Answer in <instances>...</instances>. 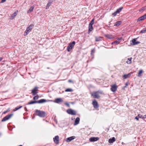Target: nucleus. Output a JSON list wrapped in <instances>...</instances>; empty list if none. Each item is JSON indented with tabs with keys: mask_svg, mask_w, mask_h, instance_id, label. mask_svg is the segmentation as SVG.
Wrapping results in <instances>:
<instances>
[{
	"mask_svg": "<svg viewBox=\"0 0 146 146\" xmlns=\"http://www.w3.org/2000/svg\"><path fill=\"white\" fill-rule=\"evenodd\" d=\"M111 91H112L113 92H115L116 91L117 88V87L115 84L111 85Z\"/></svg>",
	"mask_w": 146,
	"mask_h": 146,
	"instance_id": "8",
	"label": "nucleus"
},
{
	"mask_svg": "<svg viewBox=\"0 0 146 146\" xmlns=\"http://www.w3.org/2000/svg\"><path fill=\"white\" fill-rule=\"evenodd\" d=\"M38 95H37L36 96H35L34 98H33V99L34 100H37L38 99Z\"/></svg>",
	"mask_w": 146,
	"mask_h": 146,
	"instance_id": "40",
	"label": "nucleus"
},
{
	"mask_svg": "<svg viewBox=\"0 0 146 146\" xmlns=\"http://www.w3.org/2000/svg\"><path fill=\"white\" fill-rule=\"evenodd\" d=\"M95 41L98 42L102 40V37L100 36L95 37Z\"/></svg>",
	"mask_w": 146,
	"mask_h": 146,
	"instance_id": "22",
	"label": "nucleus"
},
{
	"mask_svg": "<svg viewBox=\"0 0 146 146\" xmlns=\"http://www.w3.org/2000/svg\"><path fill=\"white\" fill-rule=\"evenodd\" d=\"M99 138L98 137H91L90 138L89 141L90 142H94L98 140Z\"/></svg>",
	"mask_w": 146,
	"mask_h": 146,
	"instance_id": "11",
	"label": "nucleus"
},
{
	"mask_svg": "<svg viewBox=\"0 0 146 146\" xmlns=\"http://www.w3.org/2000/svg\"><path fill=\"white\" fill-rule=\"evenodd\" d=\"M145 9V7H143L140 10V11H144Z\"/></svg>",
	"mask_w": 146,
	"mask_h": 146,
	"instance_id": "38",
	"label": "nucleus"
},
{
	"mask_svg": "<svg viewBox=\"0 0 146 146\" xmlns=\"http://www.w3.org/2000/svg\"><path fill=\"white\" fill-rule=\"evenodd\" d=\"M47 102V101L44 99H41L38 101H37V103H42Z\"/></svg>",
	"mask_w": 146,
	"mask_h": 146,
	"instance_id": "19",
	"label": "nucleus"
},
{
	"mask_svg": "<svg viewBox=\"0 0 146 146\" xmlns=\"http://www.w3.org/2000/svg\"><path fill=\"white\" fill-rule=\"evenodd\" d=\"M37 103V101H31L28 103V104H31Z\"/></svg>",
	"mask_w": 146,
	"mask_h": 146,
	"instance_id": "33",
	"label": "nucleus"
},
{
	"mask_svg": "<svg viewBox=\"0 0 146 146\" xmlns=\"http://www.w3.org/2000/svg\"><path fill=\"white\" fill-rule=\"evenodd\" d=\"M115 141V139L114 137H113L112 139H110L108 140L109 143H112Z\"/></svg>",
	"mask_w": 146,
	"mask_h": 146,
	"instance_id": "21",
	"label": "nucleus"
},
{
	"mask_svg": "<svg viewBox=\"0 0 146 146\" xmlns=\"http://www.w3.org/2000/svg\"><path fill=\"white\" fill-rule=\"evenodd\" d=\"M33 26V24H31L27 28L24 34L25 36L27 35L31 31Z\"/></svg>",
	"mask_w": 146,
	"mask_h": 146,
	"instance_id": "3",
	"label": "nucleus"
},
{
	"mask_svg": "<svg viewBox=\"0 0 146 146\" xmlns=\"http://www.w3.org/2000/svg\"><path fill=\"white\" fill-rule=\"evenodd\" d=\"M34 8V6H31L30 8L29 9V10L28 12V13H30L33 10Z\"/></svg>",
	"mask_w": 146,
	"mask_h": 146,
	"instance_id": "30",
	"label": "nucleus"
},
{
	"mask_svg": "<svg viewBox=\"0 0 146 146\" xmlns=\"http://www.w3.org/2000/svg\"><path fill=\"white\" fill-rule=\"evenodd\" d=\"M121 23L122 22L121 21H117L114 23V26H119L121 24Z\"/></svg>",
	"mask_w": 146,
	"mask_h": 146,
	"instance_id": "23",
	"label": "nucleus"
},
{
	"mask_svg": "<svg viewBox=\"0 0 146 146\" xmlns=\"http://www.w3.org/2000/svg\"><path fill=\"white\" fill-rule=\"evenodd\" d=\"M140 33H146V29L143 30H141Z\"/></svg>",
	"mask_w": 146,
	"mask_h": 146,
	"instance_id": "35",
	"label": "nucleus"
},
{
	"mask_svg": "<svg viewBox=\"0 0 146 146\" xmlns=\"http://www.w3.org/2000/svg\"><path fill=\"white\" fill-rule=\"evenodd\" d=\"M94 49H93L92 50V53H94Z\"/></svg>",
	"mask_w": 146,
	"mask_h": 146,
	"instance_id": "45",
	"label": "nucleus"
},
{
	"mask_svg": "<svg viewBox=\"0 0 146 146\" xmlns=\"http://www.w3.org/2000/svg\"><path fill=\"white\" fill-rule=\"evenodd\" d=\"M145 19H146V14L143 15V16L140 17L137 19V22H139Z\"/></svg>",
	"mask_w": 146,
	"mask_h": 146,
	"instance_id": "12",
	"label": "nucleus"
},
{
	"mask_svg": "<svg viewBox=\"0 0 146 146\" xmlns=\"http://www.w3.org/2000/svg\"><path fill=\"white\" fill-rule=\"evenodd\" d=\"M80 119L79 117H77L76 119L75 122L74 123V125H76L79 123L80 121Z\"/></svg>",
	"mask_w": 146,
	"mask_h": 146,
	"instance_id": "17",
	"label": "nucleus"
},
{
	"mask_svg": "<svg viewBox=\"0 0 146 146\" xmlns=\"http://www.w3.org/2000/svg\"><path fill=\"white\" fill-rule=\"evenodd\" d=\"M143 72V70H139L137 75L138 76L140 77L141 76V74Z\"/></svg>",
	"mask_w": 146,
	"mask_h": 146,
	"instance_id": "28",
	"label": "nucleus"
},
{
	"mask_svg": "<svg viewBox=\"0 0 146 146\" xmlns=\"http://www.w3.org/2000/svg\"><path fill=\"white\" fill-rule=\"evenodd\" d=\"M75 44V41H73L72 42L69 44L68 46L67 47V50L68 52H70L72 49L73 47L74 46Z\"/></svg>",
	"mask_w": 146,
	"mask_h": 146,
	"instance_id": "5",
	"label": "nucleus"
},
{
	"mask_svg": "<svg viewBox=\"0 0 146 146\" xmlns=\"http://www.w3.org/2000/svg\"><path fill=\"white\" fill-rule=\"evenodd\" d=\"M73 91V90L71 88H68L65 90L66 92H71Z\"/></svg>",
	"mask_w": 146,
	"mask_h": 146,
	"instance_id": "32",
	"label": "nucleus"
},
{
	"mask_svg": "<svg viewBox=\"0 0 146 146\" xmlns=\"http://www.w3.org/2000/svg\"><path fill=\"white\" fill-rule=\"evenodd\" d=\"M142 115L140 114H139L138 115L135 117V119H137V120H139V118H142Z\"/></svg>",
	"mask_w": 146,
	"mask_h": 146,
	"instance_id": "27",
	"label": "nucleus"
},
{
	"mask_svg": "<svg viewBox=\"0 0 146 146\" xmlns=\"http://www.w3.org/2000/svg\"><path fill=\"white\" fill-rule=\"evenodd\" d=\"M92 104L94 108H98L99 106L98 102L96 100H93Z\"/></svg>",
	"mask_w": 146,
	"mask_h": 146,
	"instance_id": "9",
	"label": "nucleus"
},
{
	"mask_svg": "<svg viewBox=\"0 0 146 146\" xmlns=\"http://www.w3.org/2000/svg\"><path fill=\"white\" fill-rule=\"evenodd\" d=\"M6 0H1V1L0 2V3H2L4 2H5Z\"/></svg>",
	"mask_w": 146,
	"mask_h": 146,
	"instance_id": "42",
	"label": "nucleus"
},
{
	"mask_svg": "<svg viewBox=\"0 0 146 146\" xmlns=\"http://www.w3.org/2000/svg\"><path fill=\"white\" fill-rule=\"evenodd\" d=\"M123 9V7H121V8H119L116 11L118 13H119L121 11L122 9Z\"/></svg>",
	"mask_w": 146,
	"mask_h": 146,
	"instance_id": "34",
	"label": "nucleus"
},
{
	"mask_svg": "<svg viewBox=\"0 0 146 146\" xmlns=\"http://www.w3.org/2000/svg\"><path fill=\"white\" fill-rule=\"evenodd\" d=\"M128 85V84L127 82H126L125 84V86L124 87V88H123V89H125V88L127 87V86Z\"/></svg>",
	"mask_w": 146,
	"mask_h": 146,
	"instance_id": "41",
	"label": "nucleus"
},
{
	"mask_svg": "<svg viewBox=\"0 0 146 146\" xmlns=\"http://www.w3.org/2000/svg\"><path fill=\"white\" fill-rule=\"evenodd\" d=\"M68 82H72V81L71 80H68Z\"/></svg>",
	"mask_w": 146,
	"mask_h": 146,
	"instance_id": "46",
	"label": "nucleus"
},
{
	"mask_svg": "<svg viewBox=\"0 0 146 146\" xmlns=\"http://www.w3.org/2000/svg\"><path fill=\"white\" fill-rule=\"evenodd\" d=\"M93 29L92 25H89V30L88 32V34L90 33V32L92 31Z\"/></svg>",
	"mask_w": 146,
	"mask_h": 146,
	"instance_id": "24",
	"label": "nucleus"
},
{
	"mask_svg": "<svg viewBox=\"0 0 146 146\" xmlns=\"http://www.w3.org/2000/svg\"><path fill=\"white\" fill-rule=\"evenodd\" d=\"M94 19H93L92 21H90V22L89 23V25H92L94 24Z\"/></svg>",
	"mask_w": 146,
	"mask_h": 146,
	"instance_id": "31",
	"label": "nucleus"
},
{
	"mask_svg": "<svg viewBox=\"0 0 146 146\" xmlns=\"http://www.w3.org/2000/svg\"><path fill=\"white\" fill-rule=\"evenodd\" d=\"M36 115L40 117H44L46 115V113L45 111L36 110Z\"/></svg>",
	"mask_w": 146,
	"mask_h": 146,
	"instance_id": "2",
	"label": "nucleus"
},
{
	"mask_svg": "<svg viewBox=\"0 0 146 146\" xmlns=\"http://www.w3.org/2000/svg\"><path fill=\"white\" fill-rule=\"evenodd\" d=\"M9 110H10V108H8L7 110L4 111L3 113V114H4L6 113H7L8 112V111H9Z\"/></svg>",
	"mask_w": 146,
	"mask_h": 146,
	"instance_id": "37",
	"label": "nucleus"
},
{
	"mask_svg": "<svg viewBox=\"0 0 146 146\" xmlns=\"http://www.w3.org/2000/svg\"><path fill=\"white\" fill-rule=\"evenodd\" d=\"M38 88L37 87H35L32 90V93L33 95L35 96L37 93V90Z\"/></svg>",
	"mask_w": 146,
	"mask_h": 146,
	"instance_id": "13",
	"label": "nucleus"
},
{
	"mask_svg": "<svg viewBox=\"0 0 146 146\" xmlns=\"http://www.w3.org/2000/svg\"><path fill=\"white\" fill-rule=\"evenodd\" d=\"M13 115V113H11L7 115L5 117L3 118L1 120V121L2 122L5 121L9 120L12 117Z\"/></svg>",
	"mask_w": 146,
	"mask_h": 146,
	"instance_id": "4",
	"label": "nucleus"
},
{
	"mask_svg": "<svg viewBox=\"0 0 146 146\" xmlns=\"http://www.w3.org/2000/svg\"><path fill=\"white\" fill-rule=\"evenodd\" d=\"M104 36L110 39H111L114 38L113 36L111 35L105 34L104 35Z\"/></svg>",
	"mask_w": 146,
	"mask_h": 146,
	"instance_id": "15",
	"label": "nucleus"
},
{
	"mask_svg": "<svg viewBox=\"0 0 146 146\" xmlns=\"http://www.w3.org/2000/svg\"><path fill=\"white\" fill-rule=\"evenodd\" d=\"M75 138L76 137L75 136H72L68 137L66 139V141L67 142H70L72 140L75 139Z\"/></svg>",
	"mask_w": 146,
	"mask_h": 146,
	"instance_id": "14",
	"label": "nucleus"
},
{
	"mask_svg": "<svg viewBox=\"0 0 146 146\" xmlns=\"http://www.w3.org/2000/svg\"><path fill=\"white\" fill-rule=\"evenodd\" d=\"M146 118V114L144 116H142V119H144V118Z\"/></svg>",
	"mask_w": 146,
	"mask_h": 146,
	"instance_id": "43",
	"label": "nucleus"
},
{
	"mask_svg": "<svg viewBox=\"0 0 146 146\" xmlns=\"http://www.w3.org/2000/svg\"><path fill=\"white\" fill-rule=\"evenodd\" d=\"M53 140L55 143L58 144L59 142V137L58 135L56 136L53 138Z\"/></svg>",
	"mask_w": 146,
	"mask_h": 146,
	"instance_id": "10",
	"label": "nucleus"
},
{
	"mask_svg": "<svg viewBox=\"0 0 146 146\" xmlns=\"http://www.w3.org/2000/svg\"><path fill=\"white\" fill-rule=\"evenodd\" d=\"M18 12V11H16L11 16V18H12V19H13L14 17L17 15V13Z\"/></svg>",
	"mask_w": 146,
	"mask_h": 146,
	"instance_id": "25",
	"label": "nucleus"
},
{
	"mask_svg": "<svg viewBox=\"0 0 146 146\" xmlns=\"http://www.w3.org/2000/svg\"><path fill=\"white\" fill-rule=\"evenodd\" d=\"M22 106H20L19 107H16L15 108V109H13V111H15L18 110L19 109H20L21 108H22Z\"/></svg>",
	"mask_w": 146,
	"mask_h": 146,
	"instance_id": "29",
	"label": "nucleus"
},
{
	"mask_svg": "<svg viewBox=\"0 0 146 146\" xmlns=\"http://www.w3.org/2000/svg\"><path fill=\"white\" fill-rule=\"evenodd\" d=\"M65 104L68 107H70V105H69V104L68 103H65Z\"/></svg>",
	"mask_w": 146,
	"mask_h": 146,
	"instance_id": "44",
	"label": "nucleus"
},
{
	"mask_svg": "<svg viewBox=\"0 0 146 146\" xmlns=\"http://www.w3.org/2000/svg\"><path fill=\"white\" fill-rule=\"evenodd\" d=\"M25 110H26L27 109V108H26V107H25Z\"/></svg>",
	"mask_w": 146,
	"mask_h": 146,
	"instance_id": "47",
	"label": "nucleus"
},
{
	"mask_svg": "<svg viewBox=\"0 0 146 146\" xmlns=\"http://www.w3.org/2000/svg\"><path fill=\"white\" fill-rule=\"evenodd\" d=\"M132 58L131 57L127 59V60L126 61V63L128 64H130L131 63V60Z\"/></svg>",
	"mask_w": 146,
	"mask_h": 146,
	"instance_id": "26",
	"label": "nucleus"
},
{
	"mask_svg": "<svg viewBox=\"0 0 146 146\" xmlns=\"http://www.w3.org/2000/svg\"><path fill=\"white\" fill-rule=\"evenodd\" d=\"M63 102V100L61 98H57L56 99L54 102L57 103H58L60 102Z\"/></svg>",
	"mask_w": 146,
	"mask_h": 146,
	"instance_id": "16",
	"label": "nucleus"
},
{
	"mask_svg": "<svg viewBox=\"0 0 146 146\" xmlns=\"http://www.w3.org/2000/svg\"><path fill=\"white\" fill-rule=\"evenodd\" d=\"M51 4V3L48 2L47 5V6L46 7V9H47L49 7L50 5Z\"/></svg>",
	"mask_w": 146,
	"mask_h": 146,
	"instance_id": "36",
	"label": "nucleus"
},
{
	"mask_svg": "<svg viewBox=\"0 0 146 146\" xmlns=\"http://www.w3.org/2000/svg\"><path fill=\"white\" fill-rule=\"evenodd\" d=\"M118 13L117 12V11H115L114 13H113L112 15L114 16L116 15Z\"/></svg>",
	"mask_w": 146,
	"mask_h": 146,
	"instance_id": "39",
	"label": "nucleus"
},
{
	"mask_svg": "<svg viewBox=\"0 0 146 146\" xmlns=\"http://www.w3.org/2000/svg\"><path fill=\"white\" fill-rule=\"evenodd\" d=\"M99 94H103V93L102 90H99L97 91L93 92L91 93V95L94 98L98 99L100 97Z\"/></svg>",
	"mask_w": 146,
	"mask_h": 146,
	"instance_id": "1",
	"label": "nucleus"
},
{
	"mask_svg": "<svg viewBox=\"0 0 146 146\" xmlns=\"http://www.w3.org/2000/svg\"><path fill=\"white\" fill-rule=\"evenodd\" d=\"M66 112L67 113L69 114L72 115H76V112L72 109H68L66 111Z\"/></svg>",
	"mask_w": 146,
	"mask_h": 146,
	"instance_id": "6",
	"label": "nucleus"
},
{
	"mask_svg": "<svg viewBox=\"0 0 146 146\" xmlns=\"http://www.w3.org/2000/svg\"><path fill=\"white\" fill-rule=\"evenodd\" d=\"M73 119V118H72V119Z\"/></svg>",
	"mask_w": 146,
	"mask_h": 146,
	"instance_id": "48",
	"label": "nucleus"
},
{
	"mask_svg": "<svg viewBox=\"0 0 146 146\" xmlns=\"http://www.w3.org/2000/svg\"><path fill=\"white\" fill-rule=\"evenodd\" d=\"M132 74V72L129 73L127 74H125L124 75L123 77L125 79H126L127 78H129L131 76V74Z\"/></svg>",
	"mask_w": 146,
	"mask_h": 146,
	"instance_id": "18",
	"label": "nucleus"
},
{
	"mask_svg": "<svg viewBox=\"0 0 146 146\" xmlns=\"http://www.w3.org/2000/svg\"><path fill=\"white\" fill-rule=\"evenodd\" d=\"M136 38H134L132 40V43H131V45H135L137 44L140 43V42L139 41H136Z\"/></svg>",
	"mask_w": 146,
	"mask_h": 146,
	"instance_id": "7",
	"label": "nucleus"
},
{
	"mask_svg": "<svg viewBox=\"0 0 146 146\" xmlns=\"http://www.w3.org/2000/svg\"><path fill=\"white\" fill-rule=\"evenodd\" d=\"M73 119V118H72V119Z\"/></svg>",
	"mask_w": 146,
	"mask_h": 146,
	"instance_id": "49",
	"label": "nucleus"
},
{
	"mask_svg": "<svg viewBox=\"0 0 146 146\" xmlns=\"http://www.w3.org/2000/svg\"><path fill=\"white\" fill-rule=\"evenodd\" d=\"M121 40V38L119 39L118 38L117 40L115 41L112 42L111 43L112 44H118L120 42V40Z\"/></svg>",
	"mask_w": 146,
	"mask_h": 146,
	"instance_id": "20",
	"label": "nucleus"
}]
</instances>
